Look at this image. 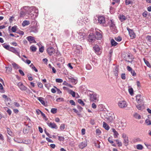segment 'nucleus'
Segmentation results:
<instances>
[{
  "label": "nucleus",
  "instance_id": "6e6d98bb",
  "mask_svg": "<svg viewBox=\"0 0 151 151\" xmlns=\"http://www.w3.org/2000/svg\"><path fill=\"white\" fill-rule=\"evenodd\" d=\"M148 12L147 11H145L142 13V16L144 17H146L147 15Z\"/></svg>",
  "mask_w": 151,
  "mask_h": 151
},
{
  "label": "nucleus",
  "instance_id": "338daca9",
  "mask_svg": "<svg viewBox=\"0 0 151 151\" xmlns=\"http://www.w3.org/2000/svg\"><path fill=\"white\" fill-rule=\"evenodd\" d=\"M122 137L123 138V139L128 137H127V136L124 133L122 134Z\"/></svg>",
  "mask_w": 151,
  "mask_h": 151
},
{
  "label": "nucleus",
  "instance_id": "4d7b16f0",
  "mask_svg": "<svg viewBox=\"0 0 151 151\" xmlns=\"http://www.w3.org/2000/svg\"><path fill=\"white\" fill-rule=\"evenodd\" d=\"M129 93L131 95H132L133 93V90L132 88H130L129 89Z\"/></svg>",
  "mask_w": 151,
  "mask_h": 151
},
{
  "label": "nucleus",
  "instance_id": "680f3d73",
  "mask_svg": "<svg viewBox=\"0 0 151 151\" xmlns=\"http://www.w3.org/2000/svg\"><path fill=\"white\" fill-rule=\"evenodd\" d=\"M19 73L22 76H24V73L21 70H19Z\"/></svg>",
  "mask_w": 151,
  "mask_h": 151
},
{
  "label": "nucleus",
  "instance_id": "1a4fd4ad",
  "mask_svg": "<svg viewBox=\"0 0 151 151\" xmlns=\"http://www.w3.org/2000/svg\"><path fill=\"white\" fill-rule=\"evenodd\" d=\"M47 124L48 126L52 128L57 129L58 128L57 125L54 122L51 123L50 122H48Z\"/></svg>",
  "mask_w": 151,
  "mask_h": 151
},
{
  "label": "nucleus",
  "instance_id": "5701e85b",
  "mask_svg": "<svg viewBox=\"0 0 151 151\" xmlns=\"http://www.w3.org/2000/svg\"><path fill=\"white\" fill-rule=\"evenodd\" d=\"M30 24L29 21L27 20H24L22 23V25L23 27H24L26 26L29 25Z\"/></svg>",
  "mask_w": 151,
  "mask_h": 151
},
{
  "label": "nucleus",
  "instance_id": "49530a36",
  "mask_svg": "<svg viewBox=\"0 0 151 151\" xmlns=\"http://www.w3.org/2000/svg\"><path fill=\"white\" fill-rule=\"evenodd\" d=\"M145 122L147 125H150L151 124V121L149 119H146L145 121Z\"/></svg>",
  "mask_w": 151,
  "mask_h": 151
},
{
  "label": "nucleus",
  "instance_id": "13d9d810",
  "mask_svg": "<svg viewBox=\"0 0 151 151\" xmlns=\"http://www.w3.org/2000/svg\"><path fill=\"white\" fill-rule=\"evenodd\" d=\"M70 103L72 105H75V102L73 100H70L69 101Z\"/></svg>",
  "mask_w": 151,
  "mask_h": 151
},
{
  "label": "nucleus",
  "instance_id": "f3484780",
  "mask_svg": "<svg viewBox=\"0 0 151 151\" xmlns=\"http://www.w3.org/2000/svg\"><path fill=\"white\" fill-rule=\"evenodd\" d=\"M118 70L119 69L117 67H115L114 68L113 72L114 74L115 75V76H116V78H117V76L118 75Z\"/></svg>",
  "mask_w": 151,
  "mask_h": 151
},
{
  "label": "nucleus",
  "instance_id": "09e8293b",
  "mask_svg": "<svg viewBox=\"0 0 151 151\" xmlns=\"http://www.w3.org/2000/svg\"><path fill=\"white\" fill-rule=\"evenodd\" d=\"M12 65L13 67L15 68H18V65L15 63H12Z\"/></svg>",
  "mask_w": 151,
  "mask_h": 151
},
{
  "label": "nucleus",
  "instance_id": "b1692460",
  "mask_svg": "<svg viewBox=\"0 0 151 151\" xmlns=\"http://www.w3.org/2000/svg\"><path fill=\"white\" fill-rule=\"evenodd\" d=\"M103 127L106 130H109V126L104 122H103Z\"/></svg>",
  "mask_w": 151,
  "mask_h": 151
},
{
  "label": "nucleus",
  "instance_id": "7c9ffc66",
  "mask_svg": "<svg viewBox=\"0 0 151 151\" xmlns=\"http://www.w3.org/2000/svg\"><path fill=\"white\" fill-rule=\"evenodd\" d=\"M111 43L112 46H116L118 44L114 39H112L111 40Z\"/></svg>",
  "mask_w": 151,
  "mask_h": 151
},
{
  "label": "nucleus",
  "instance_id": "8fccbe9b",
  "mask_svg": "<svg viewBox=\"0 0 151 151\" xmlns=\"http://www.w3.org/2000/svg\"><path fill=\"white\" fill-rule=\"evenodd\" d=\"M55 81L56 82L58 83H62L63 82V80L60 78L56 79Z\"/></svg>",
  "mask_w": 151,
  "mask_h": 151
},
{
  "label": "nucleus",
  "instance_id": "423d86ee",
  "mask_svg": "<svg viewBox=\"0 0 151 151\" xmlns=\"http://www.w3.org/2000/svg\"><path fill=\"white\" fill-rule=\"evenodd\" d=\"M96 39V36L92 34H90L88 36V40L89 42H94Z\"/></svg>",
  "mask_w": 151,
  "mask_h": 151
},
{
  "label": "nucleus",
  "instance_id": "ddd939ff",
  "mask_svg": "<svg viewBox=\"0 0 151 151\" xmlns=\"http://www.w3.org/2000/svg\"><path fill=\"white\" fill-rule=\"evenodd\" d=\"M106 121L108 123H112L113 122L114 119V117L113 115L108 116L106 118Z\"/></svg>",
  "mask_w": 151,
  "mask_h": 151
},
{
  "label": "nucleus",
  "instance_id": "c85d7f7f",
  "mask_svg": "<svg viewBox=\"0 0 151 151\" xmlns=\"http://www.w3.org/2000/svg\"><path fill=\"white\" fill-rule=\"evenodd\" d=\"M38 99L40 102V103L43 105H45V102L43 100V98L42 97H38Z\"/></svg>",
  "mask_w": 151,
  "mask_h": 151
},
{
  "label": "nucleus",
  "instance_id": "cd10ccee",
  "mask_svg": "<svg viewBox=\"0 0 151 151\" xmlns=\"http://www.w3.org/2000/svg\"><path fill=\"white\" fill-rule=\"evenodd\" d=\"M68 93L69 94L71 95L73 97H75L76 93L74 91L71 90H70L68 91Z\"/></svg>",
  "mask_w": 151,
  "mask_h": 151
},
{
  "label": "nucleus",
  "instance_id": "a211bd4d",
  "mask_svg": "<svg viewBox=\"0 0 151 151\" xmlns=\"http://www.w3.org/2000/svg\"><path fill=\"white\" fill-rule=\"evenodd\" d=\"M30 129V127L29 126H26V127L24 128L23 132L24 134H27L29 132Z\"/></svg>",
  "mask_w": 151,
  "mask_h": 151
},
{
  "label": "nucleus",
  "instance_id": "f704fd0d",
  "mask_svg": "<svg viewBox=\"0 0 151 151\" xmlns=\"http://www.w3.org/2000/svg\"><path fill=\"white\" fill-rule=\"evenodd\" d=\"M30 50L33 52H35L37 50L36 47L34 46H32L30 47Z\"/></svg>",
  "mask_w": 151,
  "mask_h": 151
},
{
  "label": "nucleus",
  "instance_id": "c9c22d12",
  "mask_svg": "<svg viewBox=\"0 0 151 151\" xmlns=\"http://www.w3.org/2000/svg\"><path fill=\"white\" fill-rule=\"evenodd\" d=\"M57 109L56 108H52L51 109V112L53 114H55L57 112Z\"/></svg>",
  "mask_w": 151,
  "mask_h": 151
},
{
  "label": "nucleus",
  "instance_id": "58836bf2",
  "mask_svg": "<svg viewBox=\"0 0 151 151\" xmlns=\"http://www.w3.org/2000/svg\"><path fill=\"white\" fill-rule=\"evenodd\" d=\"M78 102L80 104H81L83 106H84L85 105V104L82 101V100L81 99H79L78 100Z\"/></svg>",
  "mask_w": 151,
  "mask_h": 151
},
{
  "label": "nucleus",
  "instance_id": "20e7f679",
  "mask_svg": "<svg viewBox=\"0 0 151 151\" xmlns=\"http://www.w3.org/2000/svg\"><path fill=\"white\" fill-rule=\"evenodd\" d=\"M93 48L95 52L97 54L99 55L101 53L102 50L99 45H95L93 46Z\"/></svg>",
  "mask_w": 151,
  "mask_h": 151
},
{
  "label": "nucleus",
  "instance_id": "aec40b11",
  "mask_svg": "<svg viewBox=\"0 0 151 151\" xmlns=\"http://www.w3.org/2000/svg\"><path fill=\"white\" fill-rule=\"evenodd\" d=\"M79 40L81 41L84 40V35L82 33H80L78 35Z\"/></svg>",
  "mask_w": 151,
  "mask_h": 151
},
{
  "label": "nucleus",
  "instance_id": "3c124183",
  "mask_svg": "<svg viewBox=\"0 0 151 151\" xmlns=\"http://www.w3.org/2000/svg\"><path fill=\"white\" fill-rule=\"evenodd\" d=\"M130 59V56L129 55H128L127 57L126 58V60L128 62H130V61L129 60Z\"/></svg>",
  "mask_w": 151,
  "mask_h": 151
},
{
  "label": "nucleus",
  "instance_id": "bb28decb",
  "mask_svg": "<svg viewBox=\"0 0 151 151\" xmlns=\"http://www.w3.org/2000/svg\"><path fill=\"white\" fill-rule=\"evenodd\" d=\"M124 145L126 146H127L129 143V140L128 137L124 139Z\"/></svg>",
  "mask_w": 151,
  "mask_h": 151
},
{
  "label": "nucleus",
  "instance_id": "c03bdc74",
  "mask_svg": "<svg viewBox=\"0 0 151 151\" xmlns=\"http://www.w3.org/2000/svg\"><path fill=\"white\" fill-rule=\"evenodd\" d=\"M112 137H109L108 139V141L111 144H113L114 143L112 140Z\"/></svg>",
  "mask_w": 151,
  "mask_h": 151
},
{
  "label": "nucleus",
  "instance_id": "9d476101",
  "mask_svg": "<svg viewBox=\"0 0 151 151\" xmlns=\"http://www.w3.org/2000/svg\"><path fill=\"white\" fill-rule=\"evenodd\" d=\"M89 96L90 99L91 101H94L97 99V95L96 93L90 94Z\"/></svg>",
  "mask_w": 151,
  "mask_h": 151
},
{
  "label": "nucleus",
  "instance_id": "052dcab7",
  "mask_svg": "<svg viewBox=\"0 0 151 151\" xmlns=\"http://www.w3.org/2000/svg\"><path fill=\"white\" fill-rule=\"evenodd\" d=\"M127 70L129 71L130 72H131L132 70V68L129 66H128L127 67Z\"/></svg>",
  "mask_w": 151,
  "mask_h": 151
},
{
  "label": "nucleus",
  "instance_id": "de8ad7c7",
  "mask_svg": "<svg viewBox=\"0 0 151 151\" xmlns=\"http://www.w3.org/2000/svg\"><path fill=\"white\" fill-rule=\"evenodd\" d=\"M121 78L123 80H125L126 78L125 73H122L121 75Z\"/></svg>",
  "mask_w": 151,
  "mask_h": 151
},
{
  "label": "nucleus",
  "instance_id": "864d4df0",
  "mask_svg": "<svg viewBox=\"0 0 151 151\" xmlns=\"http://www.w3.org/2000/svg\"><path fill=\"white\" fill-rule=\"evenodd\" d=\"M65 124H62L61 125L60 127V129L61 130H63L65 129Z\"/></svg>",
  "mask_w": 151,
  "mask_h": 151
},
{
  "label": "nucleus",
  "instance_id": "412c9836",
  "mask_svg": "<svg viewBox=\"0 0 151 151\" xmlns=\"http://www.w3.org/2000/svg\"><path fill=\"white\" fill-rule=\"evenodd\" d=\"M29 8H35V10H30L31 11H30V10L29 9L28 10H27V11L29 12V13H27V14H32L31 13H32V11H34V12L35 13H37L38 12V9L35 7H29Z\"/></svg>",
  "mask_w": 151,
  "mask_h": 151
},
{
  "label": "nucleus",
  "instance_id": "4468645a",
  "mask_svg": "<svg viewBox=\"0 0 151 151\" xmlns=\"http://www.w3.org/2000/svg\"><path fill=\"white\" fill-rule=\"evenodd\" d=\"M98 20L100 24H103L105 22V19L103 16H100L98 17Z\"/></svg>",
  "mask_w": 151,
  "mask_h": 151
},
{
  "label": "nucleus",
  "instance_id": "9b49d317",
  "mask_svg": "<svg viewBox=\"0 0 151 151\" xmlns=\"http://www.w3.org/2000/svg\"><path fill=\"white\" fill-rule=\"evenodd\" d=\"M144 103H140L136 105V106L138 110H142L144 109Z\"/></svg>",
  "mask_w": 151,
  "mask_h": 151
},
{
  "label": "nucleus",
  "instance_id": "e2e57ef3",
  "mask_svg": "<svg viewBox=\"0 0 151 151\" xmlns=\"http://www.w3.org/2000/svg\"><path fill=\"white\" fill-rule=\"evenodd\" d=\"M44 50V47L42 46L39 49V51L41 52H42Z\"/></svg>",
  "mask_w": 151,
  "mask_h": 151
},
{
  "label": "nucleus",
  "instance_id": "69168bd1",
  "mask_svg": "<svg viewBox=\"0 0 151 151\" xmlns=\"http://www.w3.org/2000/svg\"><path fill=\"white\" fill-rule=\"evenodd\" d=\"M38 86L40 88H42L43 87V85L40 82L38 83Z\"/></svg>",
  "mask_w": 151,
  "mask_h": 151
},
{
  "label": "nucleus",
  "instance_id": "79ce46f5",
  "mask_svg": "<svg viewBox=\"0 0 151 151\" xmlns=\"http://www.w3.org/2000/svg\"><path fill=\"white\" fill-rule=\"evenodd\" d=\"M17 27L15 26H14L12 27V32H15L17 30Z\"/></svg>",
  "mask_w": 151,
  "mask_h": 151
},
{
  "label": "nucleus",
  "instance_id": "39448f33",
  "mask_svg": "<svg viewBox=\"0 0 151 151\" xmlns=\"http://www.w3.org/2000/svg\"><path fill=\"white\" fill-rule=\"evenodd\" d=\"M127 29L128 31L129 34L131 38L132 39H133L135 38L136 37V35L133 30L132 29H130L128 27L127 28Z\"/></svg>",
  "mask_w": 151,
  "mask_h": 151
},
{
  "label": "nucleus",
  "instance_id": "2eb2a0df",
  "mask_svg": "<svg viewBox=\"0 0 151 151\" xmlns=\"http://www.w3.org/2000/svg\"><path fill=\"white\" fill-rule=\"evenodd\" d=\"M26 39L30 42V43H36V42L34 39V37L31 36H29L27 37Z\"/></svg>",
  "mask_w": 151,
  "mask_h": 151
},
{
  "label": "nucleus",
  "instance_id": "f8f14e48",
  "mask_svg": "<svg viewBox=\"0 0 151 151\" xmlns=\"http://www.w3.org/2000/svg\"><path fill=\"white\" fill-rule=\"evenodd\" d=\"M17 85L21 90L25 91L27 88L24 86L22 83L21 82L17 84Z\"/></svg>",
  "mask_w": 151,
  "mask_h": 151
},
{
  "label": "nucleus",
  "instance_id": "a18cd8bd",
  "mask_svg": "<svg viewBox=\"0 0 151 151\" xmlns=\"http://www.w3.org/2000/svg\"><path fill=\"white\" fill-rule=\"evenodd\" d=\"M58 139L60 141H63L64 139V138L63 137L58 136Z\"/></svg>",
  "mask_w": 151,
  "mask_h": 151
},
{
  "label": "nucleus",
  "instance_id": "c756f323",
  "mask_svg": "<svg viewBox=\"0 0 151 151\" xmlns=\"http://www.w3.org/2000/svg\"><path fill=\"white\" fill-rule=\"evenodd\" d=\"M69 79L72 83L74 84H76L77 83V80L72 78H69Z\"/></svg>",
  "mask_w": 151,
  "mask_h": 151
},
{
  "label": "nucleus",
  "instance_id": "e433bc0d",
  "mask_svg": "<svg viewBox=\"0 0 151 151\" xmlns=\"http://www.w3.org/2000/svg\"><path fill=\"white\" fill-rule=\"evenodd\" d=\"M7 130L8 134L10 136H12V132L11 131L9 128H7Z\"/></svg>",
  "mask_w": 151,
  "mask_h": 151
},
{
  "label": "nucleus",
  "instance_id": "393cba45",
  "mask_svg": "<svg viewBox=\"0 0 151 151\" xmlns=\"http://www.w3.org/2000/svg\"><path fill=\"white\" fill-rule=\"evenodd\" d=\"M119 18L122 22L124 21L126 19V17L123 15H120L119 17Z\"/></svg>",
  "mask_w": 151,
  "mask_h": 151
},
{
  "label": "nucleus",
  "instance_id": "0e129e2a",
  "mask_svg": "<svg viewBox=\"0 0 151 151\" xmlns=\"http://www.w3.org/2000/svg\"><path fill=\"white\" fill-rule=\"evenodd\" d=\"M3 98L5 99V100H8L9 99H10L9 98H7V96L5 95H3L2 96Z\"/></svg>",
  "mask_w": 151,
  "mask_h": 151
},
{
  "label": "nucleus",
  "instance_id": "4c0bfd02",
  "mask_svg": "<svg viewBox=\"0 0 151 151\" xmlns=\"http://www.w3.org/2000/svg\"><path fill=\"white\" fill-rule=\"evenodd\" d=\"M3 46L4 48H5L6 49L8 50H9L10 47H9V46L8 45H6L5 44H3Z\"/></svg>",
  "mask_w": 151,
  "mask_h": 151
},
{
  "label": "nucleus",
  "instance_id": "6ab92c4d",
  "mask_svg": "<svg viewBox=\"0 0 151 151\" xmlns=\"http://www.w3.org/2000/svg\"><path fill=\"white\" fill-rule=\"evenodd\" d=\"M96 39L97 40H100L102 37V35L100 32H96Z\"/></svg>",
  "mask_w": 151,
  "mask_h": 151
},
{
  "label": "nucleus",
  "instance_id": "dca6fc26",
  "mask_svg": "<svg viewBox=\"0 0 151 151\" xmlns=\"http://www.w3.org/2000/svg\"><path fill=\"white\" fill-rule=\"evenodd\" d=\"M87 145V142L84 141L78 145L79 148L82 149L86 147Z\"/></svg>",
  "mask_w": 151,
  "mask_h": 151
},
{
  "label": "nucleus",
  "instance_id": "5fc2aeb1",
  "mask_svg": "<svg viewBox=\"0 0 151 151\" xmlns=\"http://www.w3.org/2000/svg\"><path fill=\"white\" fill-rule=\"evenodd\" d=\"M130 72L133 76H136V73L134 70H132Z\"/></svg>",
  "mask_w": 151,
  "mask_h": 151
},
{
  "label": "nucleus",
  "instance_id": "72a5a7b5",
  "mask_svg": "<svg viewBox=\"0 0 151 151\" xmlns=\"http://www.w3.org/2000/svg\"><path fill=\"white\" fill-rule=\"evenodd\" d=\"M136 147L137 149L139 150H142L143 148V146L140 144L137 145L136 146Z\"/></svg>",
  "mask_w": 151,
  "mask_h": 151
},
{
  "label": "nucleus",
  "instance_id": "774afa93",
  "mask_svg": "<svg viewBox=\"0 0 151 151\" xmlns=\"http://www.w3.org/2000/svg\"><path fill=\"white\" fill-rule=\"evenodd\" d=\"M6 112L9 115L11 114L12 111L10 109H8L7 110Z\"/></svg>",
  "mask_w": 151,
  "mask_h": 151
},
{
  "label": "nucleus",
  "instance_id": "a878e982",
  "mask_svg": "<svg viewBox=\"0 0 151 151\" xmlns=\"http://www.w3.org/2000/svg\"><path fill=\"white\" fill-rule=\"evenodd\" d=\"M9 50L12 52H13L15 54L16 53H17V51L15 49V48L13 47H10Z\"/></svg>",
  "mask_w": 151,
  "mask_h": 151
},
{
  "label": "nucleus",
  "instance_id": "4be33fe9",
  "mask_svg": "<svg viewBox=\"0 0 151 151\" xmlns=\"http://www.w3.org/2000/svg\"><path fill=\"white\" fill-rule=\"evenodd\" d=\"M112 130L113 132L114 133V137L115 138H117L119 135L118 132L115 130L114 128H112Z\"/></svg>",
  "mask_w": 151,
  "mask_h": 151
},
{
  "label": "nucleus",
  "instance_id": "7ed1b4c3",
  "mask_svg": "<svg viewBox=\"0 0 151 151\" xmlns=\"http://www.w3.org/2000/svg\"><path fill=\"white\" fill-rule=\"evenodd\" d=\"M127 103L124 100H121L118 103V106L120 108H126L127 106Z\"/></svg>",
  "mask_w": 151,
  "mask_h": 151
},
{
  "label": "nucleus",
  "instance_id": "f257e3e1",
  "mask_svg": "<svg viewBox=\"0 0 151 151\" xmlns=\"http://www.w3.org/2000/svg\"><path fill=\"white\" fill-rule=\"evenodd\" d=\"M35 8H29V6H24L21 9L22 11L20 13V17H24L27 14V13H29V12L27 11L28 10H29L30 11L32 10H35Z\"/></svg>",
  "mask_w": 151,
  "mask_h": 151
},
{
  "label": "nucleus",
  "instance_id": "0eeeda50",
  "mask_svg": "<svg viewBox=\"0 0 151 151\" xmlns=\"http://www.w3.org/2000/svg\"><path fill=\"white\" fill-rule=\"evenodd\" d=\"M47 51L50 55L54 54L55 52V49L52 47H49L47 49Z\"/></svg>",
  "mask_w": 151,
  "mask_h": 151
},
{
  "label": "nucleus",
  "instance_id": "473e14b6",
  "mask_svg": "<svg viewBox=\"0 0 151 151\" xmlns=\"http://www.w3.org/2000/svg\"><path fill=\"white\" fill-rule=\"evenodd\" d=\"M143 60L144 61V62L145 63L146 65H147V66L149 67H151L150 64V63L148 61H147L144 58Z\"/></svg>",
  "mask_w": 151,
  "mask_h": 151
},
{
  "label": "nucleus",
  "instance_id": "2f4dec72",
  "mask_svg": "<svg viewBox=\"0 0 151 151\" xmlns=\"http://www.w3.org/2000/svg\"><path fill=\"white\" fill-rule=\"evenodd\" d=\"M134 117L138 119H140L141 118L140 116L138 114L136 113L134 114Z\"/></svg>",
  "mask_w": 151,
  "mask_h": 151
},
{
  "label": "nucleus",
  "instance_id": "603ef678",
  "mask_svg": "<svg viewBox=\"0 0 151 151\" xmlns=\"http://www.w3.org/2000/svg\"><path fill=\"white\" fill-rule=\"evenodd\" d=\"M146 39L149 42H151V36H147L146 37Z\"/></svg>",
  "mask_w": 151,
  "mask_h": 151
},
{
  "label": "nucleus",
  "instance_id": "ea45409f",
  "mask_svg": "<svg viewBox=\"0 0 151 151\" xmlns=\"http://www.w3.org/2000/svg\"><path fill=\"white\" fill-rule=\"evenodd\" d=\"M0 89L1 90L0 91L1 93H4L5 91L3 90V87L1 83H0Z\"/></svg>",
  "mask_w": 151,
  "mask_h": 151
},
{
  "label": "nucleus",
  "instance_id": "37998d69",
  "mask_svg": "<svg viewBox=\"0 0 151 151\" xmlns=\"http://www.w3.org/2000/svg\"><path fill=\"white\" fill-rule=\"evenodd\" d=\"M122 37H118L115 38L116 40L118 42H120L122 40Z\"/></svg>",
  "mask_w": 151,
  "mask_h": 151
},
{
  "label": "nucleus",
  "instance_id": "bf43d9fd",
  "mask_svg": "<svg viewBox=\"0 0 151 151\" xmlns=\"http://www.w3.org/2000/svg\"><path fill=\"white\" fill-rule=\"evenodd\" d=\"M45 134H46V135L50 138H52V136L51 135H50L49 133H48L46 131V130H45Z\"/></svg>",
  "mask_w": 151,
  "mask_h": 151
},
{
  "label": "nucleus",
  "instance_id": "f03ea898",
  "mask_svg": "<svg viewBox=\"0 0 151 151\" xmlns=\"http://www.w3.org/2000/svg\"><path fill=\"white\" fill-rule=\"evenodd\" d=\"M109 24L111 30L113 32V33H117V31L116 29L115 24L114 23V21L113 20H111L109 22Z\"/></svg>",
  "mask_w": 151,
  "mask_h": 151
},
{
  "label": "nucleus",
  "instance_id": "6e6552de",
  "mask_svg": "<svg viewBox=\"0 0 151 151\" xmlns=\"http://www.w3.org/2000/svg\"><path fill=\"white\" fill-rule=\"evenodd\" d=\"M136 101L138 104L144 103L142 98L140 95H138L136 96Z\"/></svg>",
  "mask_w": 151,
  "mask_h": 151
},
{
  "label": "nucleus",
  "instance_id": "a19ab883",
  "mask_svg": "<svg viewBox=\"0 0 151 151\" xmlns=\"http://www.w3.org/2000/svg\"><path fill=\"white\" fill-rule=\"evenodd\" d=\"M125 3L126 5H128L130 4H132V2L130 0H126Z\"/></svg>",
  "mask_w": 151,
  "mask_h": 151
}]
</instances>
